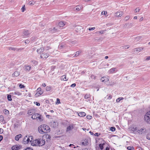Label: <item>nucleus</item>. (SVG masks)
<instances>
[{"label":"nucleus","instance_id":"obj_28","mask_svg":"<svg viewBox=\"0 0 150 150\" xmlns=\"http://www.w3.org/2000/svg\"><path fill=\"white\" fill-rule=\"evenodd\" d=\"M124 99V98L122 97H119L117 98L116 100V102L117 103L119 102L120 100H122Z\"/></svg>","mask_w":150,"mask_h":150},{"label":"nucleus","instance_id":"obj_53","mask_svg":"<svg viewBox=\"0 0 150 150\" xmlns=\"http://www.w3.org/2000/svg\"><path fill=\"white\" fill-rule=\"evenodd\" d=\"M76 84L75 83H73L71 85V87H74L76 86Z\"/></svg>","mask_w":150,"mask_h":150},{"label":"nucleus","instance_id":"obj_61","mask_svg":"<svg viewBox=\"0 0 150 150\" xmlns=\"http://www.w3.org/2000/svg\"><path fill=\"white\" fill-rule=\"evenodd\" d=\"M144 18L143 17H142L139 19V21H141L143 20Z\"/></svg>","mask_w":150,"mask_h":150},{"label":"nucleus","instance_id":"obj_48","mask_svg":"<svg viewBox=\"0 0 150 150\" xmlns=\"http://www.w3.org/2000/svg\"><path fill=\"white\" fill-rule=\"evenodd\" d=\"M88 142H83L82 143V145L86 146L87 145V143Z\"/></svg>","mask_w":150,"mask_h":150},{"label":"nucleus","instance_id":"obj_59","mask_svg":"<svg viewBox=\"0 0 150 150\" xmlns=\"http://www.w3.org/2000/svg\"><path fill=\"white\" fill-rule=\"evenodd\" d=\"M146 60H150V56H148L146 58Z\"/></svg>","mask_w":150,"mask_h":150},{"label":"nucleus","instance_id":"obj_50","mask_svg":"<svg viewBox=\"0 0 150 150\" xmlns=\"http://www.w3.org/2000/svg\"><path fill=\"white\" fill-rule=\"evenodd\" d=\"M115 84V83L113 82H111V83L108 84L109 85L112 86L113 85Z\"/></svg>","mask_w":150,"mask_h":150},{"label":"nucleus","instance_id":"obj_12","mask_svg":"<svg viewBox=\"0 0 150 150\" xmlns=\"http://www.w3.org/2000/svg\"><path fill=\"white\" fill-rule=\"evenodd\" d=\"M21 148V146L16 145L13 146L12 147L11 149L12 150H18Z\"/></svg>","mask_w":150,"mask_h":150},{"label":"nucleus","instance_id":"obj_22","mask_svg":"<svg viewBox=\"0 0 150 150\" xmlns=\"http://www.w3.org/2000/svg\"><path fill=\"white\" fill-rule=\"evenodd\" d=\"M61 80H63L64 81H67L68 80V79L67 78L66 76L65 75H64L61 76Z\"/></svg>","mask_w":150,"mask_h":150},{"label":"nucleus","instance_id":"obj_58","mask_svg":"<svg viewBox=\"0 0 150 150\" xmlns=\"http://www.w3.org/2000/svg\"><path fill=\"white\" fill-rule=\"evenodd\" d=\"M29 42V40H25V43L26 44L28 43Z\"/></svg>","mask_w":150,"mask_h":150},{"label":"nucleus","instance_id":"obj_19","mask_svg":"<svg viewBox=\"0 0 150 150\" xmlns=\"http://www.w3.org/2000/svg\"><path fill=\"white\" fill-rule=\"evenodd\" d=\"M138 128L137 127H133L132 128V130L135 132H138Z\"/></svg>","mask_w":150,"mask_h":150},{"label":"nucleus","instance_id":"obj_4","mask_svg":"<svg viewBox=\"0 0 150 150\" xmlns=\"http://www.w3.org/2000/svg\"><path fill=\"white\" fill-rule=\"evenodd\" d=\"M144 119L146 122L150 124V110L146 113L144 116Z\"/></svg>","mask_w":150,"mask_h":150},{"label":"nucleus","instance_id":"obj_49","mask_svg":"<svg viewBox=\"0 0 150 150\" xmlns=\"http://www.w3.org/2000/svg\"><path fill=\"white\" fill-rule=\"evenodd\" d=\"M9 50H12L14 51H15L16 50L15 48L12 47H10L9 48Z\"/></svg>","mask_w":150,"mask_h":150},{"label":"nucleus","instance_id":"obj_9","mask_svg":"<svg viewBox=\"0 0 150 150\" xmlns=\"http://www.w3.org/2000/svg\"><path fill=\"white\" fill-rule=\"evenodd\" d=\"M109 77L108 76H103L100 79L101 81L104 83L108 82L109 80Z\"/></svg>","mask_w":150,"mask_h":150},{"label":"nucleus","instance_id":"obj_13","mask_svg":"<svg viewBox=\"0 0 150 150\" xmlns=\"http://www.w3.org/2000/svg\"><path fill=\"white\" fill-rule=\"evenodd\" d=\"M117 70H116V68H112L110 69L108 71V73L109 74H112L115 71H117Z\"/></svg>","mask_w":150,"mask_h":150},{"label":"nucleus","instance_id":"obj_34","mask_svg":"<svg viewBox=\"0 0 150 150\" xmlns=\"http://www.w3.org/2000/svg\"><path fill=\"white\" fill-rule=\"evenodd\" d=\"M90 97V95L89 94H86L84 96V98L85 99H87L89 98Z\"/></svg>","mask_w":150,"mask_h":150},{"label":"nucleus","instance_id":"obj_60","mask_svg":"<svg viewBox=\"0 0 150 150\" xmlns=\"http://www.w3.org/2000/svg\"><path fill=\"white\" fill-rule=\"evenodd\" d=\"M3 138V137L1 135H0V142L2 140Z\"/></svg>","mask_w":150,"mask_h":150},{"label":"nucleus","instance_id":"obj_6","mask_svg":"<svg viewBox=\"0 0 150 150\" xmlns=\"http://www.w3.org/2000/svg\"><path fill=\"white\" fill-rule=\"evenodd\" d=\"M30 33V32L28 30H25L23 32L22 36L23 38H25L28 37Z\"/></svg>","mask_w":150,"mask_h":150},{"label":"nucleus","instance_id":"obj_38","mask_svg":"<svg viewBox=\"0 0 150 150\" xmlns=\"http://www.w3.org/2000/svg\"><path fill=\"white\" fill-rule=\"evenodd\" d=\"M110 129L111 131L112 132H114L115 131V128L114 127H112L110 128Z\"/></svg>","mask_w":150,"mask_h":150},{"label":"nucleus","instance_id":"obj_27","mask_svg":"<svg viewBox=\"0 0 150 150\" xmlns=\"http://www.w3.org/2000/svg\"><path fill=\"white\" fill-rule=\"evenodd\" d=\"M52 89V87L50 86H47L46 87V91H49L51 90Z\"/></svg>","mask_w":150,"mask_h":150},{"label":"nucleus","instance_id":"obj_11","mask_svg":"<svg viewBox=\"0 0 150 150\" xmlns=\"http://www.w3.org/2000/svg\"><path fill=\"white\" fill-rule=\"evenodd\" d=\"M74 124L70 125L69 126H68L67 128L66 131L67 132H69L72 130L74 128Z\"/></svg>","mask_w":150,"mask_h":150},{"label":"nucleus","instance_id":"obj_32","mask_svg":"<svg viewBox=\"0 0 150 150\" xmlns=\"http://www.w3.org/2000/svg\"><path fill=\"white\" fill-rule=\"evenodd\" d=\"M127 149L128 150H134V149L133 147L128 146L127 147Z\"/></svg>","mask_w":150,"mask_h":150},{"label":"nucleus","instance_id":"obj_3","mask_svg":"<svg viewBox=\"0 0 150 150\" xmlns=\"http://www.w3.org/2000/svg\"><path fill=\"white\" fill-rule=\"evenodd\" d=\"M65 25V24L63 21H61L59 23L57 27L54 28L53 29L50 28L49 30L50 31H51L52 33H55L57 31H59V29L58 28L63 27Z\"/></svg>","mask_w":150,"mask_h":150},{"label":"nucleus","instance_id":"obj_64","mask_svg":"<svg viewBox=\"0 0 150 150\" xmlns=\"http://www.w3.org/2000/svg\"><path fill=\"white\" fill-rule=\"evenodd\" d=\"M112 98V97L111 96H109L108 97V99H111Z\"/></svg>","mask_w":150,"mask_h":150},{"label":"nucleus","instance_id":"obj_39","mask_svg":"<svg viewBox=\"0 0 150 150\" xmlns=\"http://www.w3.org/2000/svg\"><path fill=\"white\" fill-rule=\"evenodd\" d=\"M81 28H82L81 26H77L76 27V29H78V30H81Z\"/></svg>","mask_w":150,"mask_h":150},{"label":"nucleus","instance_id":"obj_30","mask_svg":"<svg viewBox=\"0 0 150 150\" xmlns=\"http://www.w3.org/2000/svg\"><path fill=\"white\" fill-rule=\"evenodd\" d=\"M31 68V67L30 66H27L26 67L25 69L27 71H29Z\"/></svg>","mask_w":150,"mask_h":150},{"label":"nucleus","instance_id":"obj_52","mask_svg":"<svg viewBox=\"0 0 150 150\" xmlns=\"http://www.w3.org/2000/svg\"><path fill=\"white\" fill-rule=\"evenodd\" d=\"M41 88H39L37 89V91L38 92H41Z\"/></svg>","mask_w":150,"mask_h":150},{"label":"nucleus","instance_id":"obj_57","mask_svg":"<svg viewBox=\"0 0 150 150\" xmlns=\"http://www.w3.org/2000/svg\"><path fill=\"white\" fill-rule=\"evenodd\" d=\"M99 135H100V134H99L98 133H96L94 134L95 136H98Z\"/></svg>","mask_w":150,"mask_h":150},{"label":"nucleus","instance_id":"obj_44","mask_svg":"<svg viewBox=\"0 0 150 150\" xmlns=\"http://www.w3.org/2000/svg\"><path fill=\"white\" fill-rule=\"evenodd\" d=\"M95 29V27L93 28H88V30H94Z\"/></svg>","mask_w":150,"mask_h":150},{"label":"nucleus","instance_id":"obj_18","mask_svg":"<svg viewBox=\"0 0 150 150\" xmlns=\"http://www.w3.org/2000/svg\"><path fill=\"white\" fill-rule=\"evenodd\" d=\"M20 74L19 72L16 71L14 72L12 74L13 77H16L18 76Z\"/></svg>","mask_w":150,"mask_h":150},{"label":"nucleus","instance_id":"obj_5","mask_svg":"<svg viewBox=\"0 0 150 150\" xmlns=\"http://www.w3.org/2000/svg\"><path fill=\"white\" fill-rule=\"evenodd\" d=\"M30 137H28L27 136H26L24 138L23 140V143L25 144H28L29 142H30L31 140H30ZM31 139L33 138V137H31Z\"/></svg>","mask_w":150,"mask_h":150},{"label":"nucleus","instance_id":"obj_21","mask_svg":"<svg viewBox=\"0 0 150 150\" xmlns=\"http://www.w3.org/2000/svg\"><path fill=\"white\" fill-rule=\"evenodd\" d=\"M78 115L80 117H84L86 115V114L84 112H81L78 113Z\"/></svg>","mask_w":150,"mask_h":150},{"label":"nucleus","instance_id":"obj_1","mask_svg":"<svg viewBox=\"0 0 150 150\" xmlns=\"http://www.w3.org/2000/svg\"><path fill=\"white\" fill-rule=\"evenodd\" d=\"M31 145L33 146H42L45 144V141L43 139L38 138L32 141L31 140Z\"/></svg>","mask_w":150,"mask_h":150},{"label":"nucleus","instance_id":"obj_45","mask_svg":"<svg viewBox=\"0 0 150 150\" xmlns=\"http://www.w3.org/2000/svg\"><path fill=\"white\" fill-rule=\"evenodd\" d=\"M92 117L90 115H88L87 116V118L88 119H91L92 118Z\"/></svg>","mask_w":150,"mask_h":150},{"label":"nucleus","instance_id":"obj_56","mask_svg":"<svg viewBox=\"0 0 150 150\" xmlns=\"http://www.w3.org/2000/svg\"><path fill=\"white\" fill-rule=\"evenodd\" d=\"M35 103H36L35 104H36V105L37 106H40V103H38V102H35Z\"/></svg>","mask_w":150,"mask_h":150},{"label":"nucleus","instance_id":"obj_24","mask_svg":"<svg viewBox=\"0 0 150 150\" xmlns=\"http://www.w3.org/2000/svg\"><path fill=\"white\" fill-rule=\"evenodd\" d=\"M44 51L43 48H41L37 50V51L38 53H40L41 52H43Z\"/></svg>","mask_w":150,"mask_h":150},{"label":"nucleus","instance_id":"obj_36","mask_svg":"<svg viewBox=\"0 0 150 150\" xmlns=\"http://www.w3.org/2000/svg\"><path fill=\"white\" fill-rule=\"evenodd\" d=\"M21 11L22 12H24L25 10V6L24 5L21 8Z\"/></svg>","mask_w":150,"mask_h":150},{"label":"nucleus","instance_id":"obj_14","mask_svg":"<svg viewBox=\"0 0 150 150\" xmlns=\"http://www.w3.org/2000/svg\"><path fill=\"white\" fill-rule=\"evenodd\" d=\"M143 48L142 47H140L136 48L134 49V51L136 53H138L142 50H143Z\"/></svg>","mask_w":150,"mask_h":150},{"label":"nucleus","instance_id":"obj_54","mask_svg":"<svg viewBox=\"0 0 150 150\" xmlns=\"http://www.w3.org/2000/svg\"><path fill=\"white\" fill-rule=\"evenodd\" d=\"M99 146H100V149L101 150H102L103 149V147L102 145L100 144L99 145Z\"/></svg>","mask_w":150,"mask_h":150},{"label":"nucleus","instance_id":"obj_7","mask_svg":"<svg viewBox=\"0 0 150 150\" xmlns=\"http://www.w3.org/2000/svg\"><path fill=\"white\" fill-rule=\"evenodd\" d=\"M49 56V54L44 52L41 54L40 58L43 59H45L47 58Z\"/></svg>","mask_w":150,"mask_h":150},{"label":"nucleus","instance_id":"obj_46","mask_svg":"<svg viewBox=\"0 0 150 150\" xmlns=\"http://www.w3.org/2000/svg\"><path fill=\"white\" fill-rule=\"evenodd\" d=\"M140 10V9L139 8H137L135 10V12L137 13L139 12Z\"/></svg>","mask_w":150,"mask_h":150},{"label":"nucleus","instance_id":"obj_17","mask_svg":"<svg viewBox=\"0 0 150 150\" xmlns=\"http://www.w3.org/2000/svg\"><path fill=\"white\" fill-rule=\"evenodd\" d=\"M39 115V113H34L32 116L31 118L33 119H36L37 116Z\"/></svg>","mask_w":150,"mask_h":150},{"label":"nucleus","instance_id":"obj_47","mask_svg":"<svg viewBox=\"0 0 150 150\" xmlns=\"http://www.w3.org/2000/svg\"><path fill=\"white\" fill-rule=\"evenodd\" d=\"M33 1H30L29 2V4L31 5H33L34 4L33 3Z\"/></svg>","mask_w":150,"mask_h":150},{"label":"nucleus","instance_id":"obj_43","mask_svg":"<svg viewBox=\"0 0 150 150\" xmlns=\"http://www.w3.org/2000/svg\"><path fill=\"white\" fill-rule=\"evenodd\" d=\"M81 9V7H80V8L76 7V8L75 9V10H76V11H79Z\"/></svg>","mask_w":150,"mask_h":150},{"label":"nucleus","instance_id":"obj_35","mask_svg":"<svg viewBox=\"0 0 150 150\" xmlns=\"http://www.w3.org/2000/svg\"><path fill=\"white\" fill-rule=\"evenodd\" d=\"M9 111L5 109L4 110V113L5 114H7L9 113Z\"/></svg>","mask_w":150,"mask_h":150},{"label":"nucleus","instance_id":"obj_37","mask_svg":"<svg viewBox=\"0 0 150 150\" xmlns=\"http://www.w3.org/2000/svg\"><path fill=\"white\" fill-rule=\"evenodd\" d=\"M31 62L32 63L35 65L37 64L38 63L35 60L32 61H31Z\"/></svg>","mask_w":150,"mask_h":150},{"label":"nucleus","instance_id":"obj_25","mask_svg":"<svg viewBox=\"0 0 150 150\" xmlns=\"http://www.w3.org/2000/svg\"><path fill=\"white\" fill-rule=\"evenodd\" d=\"M21 134H19L18 135H17L15 137V139L17 141H18L19 140V139L21 137Z\"/></svg>","mask_w":150,"mask_h":150},{"label":"nucleus","instance_id":"obj_15","mask_svg":"<svg viewBox=\"0 0 150 150\" xmlns=\"http://www.w3.org/2000/svg\"><path fill=\"white\" fill-rule=\"evenodd\" d=\"M123 14V12L122 11H118L115 14V16L116 17L121 16Z\"/></svg>","mask_w":150,"mask_h":150},{"label":"nucleus","instance_id":"obj_62","mask_svg":"<svg viewBox=\"0 0 150 150\" xmlns=\"http://www.w3.org/2000/svg\"><path fill=\"white\" fill-rule=\"evenodd\" d=\"M82 150H90V149L89 148H85L83 149Z\"/></svg>","mask_w":150,"mask_h":150},{"label":"nucleus","instance_id":"obj_8","mask_svg":"<svg viewBox=\"0 0 150 150\" xmlns=\"http://www.w3.org/2000/svg\"><path fill=\"white\" fill-rule=\"evenodd\" d=\"M50 125L53 127H56L58 125V123L56 120H52L50 123Z\"/></svg>","mask_w":150,"mask_h":150},{"label":"nucleus","instance_id":"obj_20","mask_svg":"<svg viewBox=\"0 0 150 150\" xmlns=\"http://www.w3.org/2000/svg\"><path fill=\"white\" fill-rule=\"evenodd\" d=\"M35 113V111L33 110H30L28 111V113L29 115H32Z\"/></svg>","mask_w":150,"mask_h":150},{"label":"nucleus","instance_id":"obj_63","mask_svg":"<svg viewBox=\"0 0 150 150\" xmlns=\"http://www.w3.org/2000/svg\"><path fill=\"white\" fill-rule=\"evenodd\" d=\"M47 137V138H48L49 139H50V138H51V137L49 135H47V137Z\"/></svg>","mask_w":150,"mask_h":150},{"label":"nucleus","instance_id":"obj_41","mask_svg":"<svg viewBox=\"0 0 150 150\" xmlns=\"http://www.w3.org/2000/svg\"><path fill=\"white\" fill-rule=\"evenodd\" d=\"M123 47V48H125V49H128L129 48V45H125L123 46L122 47Z\"/></svg>","mask_w":150,"mask_h":150},{"label":"nucleus","instance_id":"obj_26","mask_svg":"<svg viewBox=\"0 0 150 150\" xmlns=\"http://www.w3.org/2000/svg\"><path fill=\"white\" fill-rule=\"evenodd\" d=\"M42 94V93L41 92H38L37 91L36 93L35 94V96L36 97Z\"/></svg>","mask_w":150,"mask_h":150},{"label":"nucleus","instance_id":"obj_33","mask_svg":"<svg viewBox=\"0 0 150 150\" xmlns=\"http://www.w3.org/2000/svg\"><path fill=\"white\" fill-rule=\"evenodd\" d=\"M129 18H130V16H126L124 20L125 21H127L129 19Z\"/></svg>","mask_w":150,"mask_h":150},{"label":"nucleus","instance_id":"obj_40","mask_svg":"<svg viewBox=\"0 0 150 150\" xmlns=\"http://www.w3.org/2000/svg\"><path fill=\"white\" fill-rule=\"evenodd\" d=\"M57 101L56 103V104H57V103L59 104V103H60V99L59 98H57Z\"/></svg>","mask_w":150,"mask_h":150},{"label":"nucleus","instance_id":"obj_55","mask_svg":"<svg viewBox=\"0 0 150 150\" xmlns=\"http://www.w3.org/2000/svg\"><path fill=\"white\" fill-rule=\"evenodd\" d=\"M3 129H0V134L2 133L3 132Z\"/></svg>","mask_w":150,"mask_h":150},{"label":"nucleus","instance_id":"obj_10","mask_svg":"<svg viewBox=\"0 0 150 150\" xmlns=\"http://www.w3.org/2000/svg\"><path fill=\"white\" fill-rule=\"evenodd\" d=\"M146 131V129L144 127H142L138 129V133L139 134H142L143 133L145 132Z\"/></svg>","mask_w":150,"mask_h":150},{"label":"nucleus","instance_id":"obj_29","mask_svg":"<svg viewBox=\"0 0 150 150\" xmlns=\"http://www.w3.org/2000/svg\"><path fill=\"white\" fill-rule=\"evenodd\" d=\"M81 53V52L80 51H78L76 52L74 56V57H76L78 56L79 54Z\"/></svg>","mask_w":150,"mask_h":150},{"label":"nucleus","instance_id":"obj_42","mask_svg":"<svg viewBox=\"0 0 150 150\" xmlns=\"http://www.w3.org/2000/svg\"><path fill=\"white\" fill-rule=\"evenodd\" d=\"M107 11H103L101 12V15H105L107 14Z\"/></svg>","mask_w":150,"mask_h":150},{"label":"nucleus","instance_id":"obj_31","mask_svg":"<svg viewBox=\"0 0 150 150\" xmlns=\"http://www.w3.org/2000/svg\"><path fill=\"white\" fill-rule=\"evenodd\" d=\"M7 99L9 101H11L12 100V99L11 98V96L10 95H7Z\"/></svg>","mask_w":150,"mask_h":150},{"label":"nucleus","instance_id":"obj_16","mask_svg":"<svg viewBox=\"0 0 150 150\" xmlns=\"http://www.w3.org/2000/svg\"><path fill=\"white\" fill-rule=\"evenodd\" d=\"M38 121L41 122L43 120V117L41 115L39 114V115L37 116V118L36 119Z\"/></svg>","mask_w":150,"mask_h":150},{"label":"nucleus","instance_id":"obj_51","mask_svg":"<svg viewBox=\"0 0 150 150\" xmlns=\"http://www.w3.org/2000/svg\"><path fill=\"white\" fill-rule=\"evenodd\" d=\"M19 87H20V88H24V87H25V86H24V85H22L21 84H20V85H19Z\"/></svg>","mask_w":150,"mask_h":150},{"label":"nucleus","instance_id":"obj_23","mask_svg":"<svg viewBox=\"0 0 150 150\" xmlns=\"http://www.w3.org/2000/svg\"><path fill=\"white\" fill-rule=\"evenodd\" d=\"M13 95H16L18 96H20L21 95V93L18 91H15L14 92L12 93Z\"/></svg>","mask_w":150,"mask_h":150},{"label":"nucleus","instance_id":"obj_2","mask_svg":"<svg viewBox=\"0 0 150 150\" xmlns=\"http://www.w3.org/2000/svg\"><path fill=\"white\" fill-rule=\"evenodd\" d=\"M39 132L41 134L46 133L50 131L49 127L46 125H42L40 126L38 128Z\"/></svg>","mask_w":150,"mask_h":150}]
</instances>
